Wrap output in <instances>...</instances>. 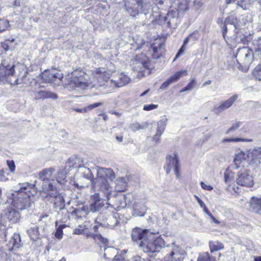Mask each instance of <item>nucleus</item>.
Instances as JSON below:
<instances>
[{
	"label": "nucleus",
	"instance_id": "nucleus-43",
	"mask_svg": "<svg viewBox=\"0 0 261 261\" xmlns=\"http://www.w3.org/2000/svg\"><path fill=\"white\" fill-rule=\"evenodd\" d=\"M115 132L116 140L119 142H122L123 138L124 129L120 127H114Z\"/></svg>",
	"mask_w": 261,
	"mask_h": 261
},
{
	"label": "nucleus",
	"instance_id": "nucleus-14",
	"mask_svg": "<svg viewBox=\"0 0 261 261\" xmlns=\"http://www.w3.org/2000/svg\"><path fill=\"white\" fill-rule=\"evenodd\" d=\"M237 183L239 185L246 187H252L254 185L253 177L247 170L239 172Z\"/></svg>",
	"mask_w": 261,
	"mask_h": 261
},
{
	"label": "nucleus",
	"instance_id": "nucleus-52",
	"mask_svg": "<svg viewBox=\"0 0 261 261\" xmlns=\"http://www.w3.org/2000/svg\"><path fill=\"white\" fill-rule=\"evenodd\" d=\"M110 77V74L105 71L103 72L102 74L98 76V81L100 83H101L102 81H107Z\"/></svg>",
	"mask_w": 261,
	"mask_h": 261
},
{
	"label": "nucleus",
	"instance_id": "nucleus-4",
	"mask_svg": "<svg viewBox=\"0 0 261 261\" xmlns=\"http://www.w3.org/2000/svg\"><path fill=\"white\" fill-rule=\"evenodd\" d=\"M125 7L128 14L133 18H137L141 14L148 13L150 5L143 0H125Z\"/></svg>",
	"mask_w": 261,
	"mask_h": 261
},
{
	"label": "nucleus",
	"instance_id": "nucleus-15",
	"mask_svg": "<svg viewBox=\"0 0 261 261\" xmlns=\"http://www.w3.org/2000/svg\"><path fill=\"white\" fill-rule=\"evenodd\" d=\"M238 98L237 94H234L231 96L228 99L222 101L220 102L219 106H216L213 108V111L216 114H220L223 111L231 107L233 103L237 100Z\"/></svg>",
	"mask_w": 261,
	"mask_h": 261
},
{
	"label": "nucleus",
	"instance_id": "nucleus-55",
	"mask_svg": "<svg viewBox=\"0 0 261 261\" xmlns=\"http://www.w3.org/2000/svg\"><path fill=\"white\" fill-rule=\"evenodd\" d=\"M158 107V105L154 104H149V105H145L143 107V110L144 111H150L152 110H154Z\"/></svg>",
	"mask_w": 261,
	"mask_h": 261
},
{
	"label": "nucleus",
	"instance_id": "nucleus-45",
	"mask_svg": "<svg viewBox=\"0 0 261 261\" xmlns=\"http://www.w3.org/2000/svg\"><path fill=\"white\" fill-rule=\"evenodd\" d=\"M173 13V12H169L166 16L163 17V20L167 23L168 27H170L171 20L174 19Z\"/></svg>",
	"mask_w": 261,
	"mask_h": 261
},
{
	"label": "nucleus",
	"instance_id": "nucleus-51",
	"mask_svg": "<svg viewBox=\"0 0 261 261\" xmlns=\"http://www.w3.org/2000/svg\"><path fill=\"white\" fill-rule=\"evenodd\" d=\"M224 181L228 185H230L233 182V177L230 176L228 173H224Z\"/></svg>",
	"mask_w": 261,
	"mask_h": 261
},
{
	"label": "nucleus",
	"instance_id": "nucleus-28",
	"mask_svg": "<svg viewBox=\"0 0 261 261\" xmlns=\"http://www.w3.org/2000/svg\"><path fill=\"white\" fill-rule=\"evenodd\" d=\"M119 81L111 80V83L113 84L116 87H121L127 84L129 81V77L124 73H121L119 75Z\"/></svg>",
	"mask_w": 261,
	"mask_h": 261
},
{
	"label": "nucleus",
	"instance_id": "nucleus-1",
	"mask_svg": "<svg viewBox=\"0 0 261 261\" xmlns=\"http://www.w3.org/2000/svg\"><path fill=\"white\" fill-rule=\"evenodd\" d=\"M97 176H94L89 169H85L86 178L90 179L93 187L97 189L100 197H103L105 201H109L112 192V187L110 186L107 178L113 180L115 178V174L111 168H106L97 166Z\"/></svg>",
	"mask_w": 261,
	"mask_h": 261
},
{
	"label": "nucleus",
	"instance_id": "nucleus-17",
	"mask_svg": "<svg viewBox=\"0 0 261 261\" xmlns=\"http://www.w3.org/2000/svg\"><path fill=\"white\" fill-rule=\"evenodd\" d=\"M237 22V18L234 16L231 15L227 17H226L224 21H221V23L223 25L222 27V35L224 39L225 40L226 42L228 44L230 45H233V44H230L229 43V38L226 36V33L227 31V25L228 24H231L233 25L234 29H236V24Z\"/></svg>",
	"mask_w": 261,
	"mask_h": 261
},
{
	"label": "nucleus",
	"instance_id": "nucleus-47",
	"mask_svg": "<svg viewBox=\"0 0 261 261\" xmlns=\"http://www.w3.org/2000/svg\"><path fill=\"white\" fill-rule=\"evenodd\" d=\"M92 236V238H93L95 240H99L104 245H106L108 243V240L107 239L103 238L99 234H91Z\"/></svg>",
	"mask_w": 261,
	"mask_h": 261
},
{
	"label": "nucleus",
	"instance_id": "nucleus-59",
	"mask_svg": "<svg viewBox=\"0 0 261 261\" xmlns=\"http://www.w3.org/2000/svg\"><path fill=\"white\" fill-rule=\"evenodd\" d=\"M200 185H201V188L205 190H207V191H212L213 189V187L211 186V185H206L204 182H203V181H201L200 182Z\"/></svg>",
	"mask_w": 261,
	"mask_h": 261
},
{
	"label": "nucleus",
	"instance_id": "nucleus-35",
	"mask_svg": "<svg viewBox=\"0 0 261 261\" xmlns=\"http://www.w3.org/2000/svg\"><path fill=\"white\" fill-rule=\"evenodd\" d=\"M10 242L13 245V248H20L21 246L20 235L18 233H14Z\"/></svg>",
	"mask_w": 261,
	"mask_h": 261
},
{
	"label": "nucleus",
	"instance_id": "nucleus-7",
	"mask_svg": "<svg viewBox=\"0 0 261 261\" xmlns=\"http://www.w3.org/2000/svg\"><path fill=\"white\" fill-rule=\"evenodd\" d=\"M253 57V51L248 47L239 48L236 56L237 63L239 65L238 68L240 69L241 67H248L252 61Z\"/></svg>",
	"mask_w": 261,
	"mask_h": 261
},
{
	"label": "nucleus",
	"instance_id": "nucleus-6",
	"mask_svg": "<svg viewBox=\"0 0 261 261\" xmlns=\"http://www.w3.org/2000/svg\"><path fill=\"white\" fill-rule=\"evenodd\" d=\"M15 66L14 65H5L2 63L0 65V85L6 83H10L12 85H17L21 84L19 80L17 78L13 82L12 77H16L15 75V70L14 69Z\"/></svg>",
	"mask_w": 261,
	"mask_h": 261
},
{
	"label": "nucleus",
	"instance_id": "nucleus-41",
	"mask_svg": "<svg viewBox=\"0 0 261 261\" xmlns=\"http://www.w3.org/2000/svg\"><path fill=\"white\" fill-rule=\"evenodd\" d=\"M66 177V173L63 170H60L58 172L55 181L60 184H63Z\"/></svg>",
	"mask_w": 261,
	"mask_h": 261
},
{
	"label": "nucleus",
	"instance_id": "nucleus-46",
	"mask_svg": "<svg viewBox=\"0 0 261 261\" xmlns=\"http://www.w3.org/2000/svg\"><path fill=\"white\" fill-rule=\"evenodd\" d=\"M9 27V21L5 19H0V32L6 30Z\"/></svg>",
	"mask_w": 261,
	"mask_h": 261
},
{
	"label": "nucleus",
	"instance_id": "nucleus-40",
	"mask_svg": "<svg viewBox=\"0 0 261 261\" xmlns=\"http://www.w3.org/2000/svg\"><path fill=\"white\" fill-rule=\"evenodd\" d=\"M42 78L45 83H53L55 82L53 71H45L42 74Z\"/></svg>",
	"mask_w": 261,
	"mask_h": 261
},
{
	"label": "nucleus",
	"instance_id": "nucleus-8",
	"mask_svg": "<svg viewBox=\"0 0 261 261\" xmlns=\"http://www.w3.org/2000/svg\"><path fill=\"white\" fill-rule=\"evenodd\" d=\"M88 75L82 71H74L69 81V85L72 88H79L81 89L86 88L89 85Z\"/></svg>",
	"mask_w": 261,
	"mask_h": 261
},
{
	"label": "nucleus",
	"instance_id": "nucleus-53",
	"mask_svg": "<svg viewBox=\"0 0 261 261\" xmlns=\"http://www.w3.org/2000/svg\"><path fill=\"white\" fill-rule=\"evenodd\" d=\"M241 123L240 122L233 123L232 126L227 130L226 134H228L231 132L237 130L241 126Z\"/></svg>",
	"mask_w": 261,
	"mask_h": 261
},
{
	"label": "nucleus",
	"instance_id": "nucleus-57",
	"mask_svg": "<svg viewBox=\"0 0 261 261\" xmlns=\"http://www.w3.org/2000/svg\"><path fill=\"white\" fill-rule=\"evenodd\" d=\"M55 237L56 238L58 239H61L63 237V231L62 228H61V226L59 227L55 232Z\"/></svg>",
	"mask_w": 261,
	"mask_h": 261
},
{
	"label": "nucleus",
	"instance_id": "nucleus-32",
	"mask_svg": "<svg viewBox=\"0 0 261 261\" xmlns=\"http://www.w3.org/2000/svg\"><path fill=\"white\" fill-rule=\"evenodd\" d=\"M148 127V123L147 122H143L142 124H140L138 122H135L132 123L129 125V128L133 132H135L140 129H144Z\"/></svg>",
	"mask_w": 261,
	"mask_h": 261
},
{
	"label": "nucleus",
	"instance_id": "nucleus-44",
	"mask_svg": "<svg viewBox=\"0 0 261 261\" xmlns=\"http://www.w3.org/2000/svg\"><path fill=\"white\" fill-rule=\"evenodd\" d=\"M253 141V140L251 139H244L241 138H226L222 140V142L223 143L225 142H251Z\"/></svg>",
	"mask_w": 261,
	"mask_h": 261
},
{
	"label": "nucleus",
	"instance_id": "nucleus-39",
	"mask_svg": "<svg viewBox=\"0 0 261 261\" xmlns=\"http://www.w3.org/2000/svg\"><path fill=\"white\" fill-rule=\"evenodd\" d=\"M167 121V119L166 118H164L162 119L158 122L156 132H158L159 134H163L166 126Z\"/></svg>",
	"mask_w": 261,
	"mask_h": 261
},
{
	"label": "nucleus",
	"instance_id": "nucleus-50",
	"mask_svg": "<svg viewBox=\"0 0 261 261\" xmlns=\"http://www.w3.org/2000/svg\"><path fill=\"white\" fill-rule=\"evenodd\" d=\"M253 74L256 78H259V80L260 81L259 77L261 76V64L255 67L253 71Z\"/></svg>",
	"mask_w": 261,
	"mask_h": 261
},
{
	"label": "nucleus",
	"instance_id": "nucleus-38",
	"mask_svg": "<svg viewBox=\"0 0 261 261\" xmlns=\"http://www.w3.org/2000/svg\"><path fill=\"white\" fill-rule=\"evenodd\" d=\"M197 261H216V259L207 252H203L199 254Z\"/></svg>",
	"mask_w": 261,
	"mask_h": 261
},
{
	"label": "nucleus",
	"instance_id": "nucleus-5",
	"mask_svg": "<svg viewBox=\"0 0 261 261\" xmlns=\"http://www.w3.org/2000/svg\"><path fill=\"white\" fill-rule=\"evenodd\" d=\"M165 241L160 236H156L151 233L145 241L140 243V248L146 253H154L159 251L165 247Z\"/></svg>",
	"mask_w": 261,
	"mask_h": 261
},
{
	"label": "nucleus",
	"instance_id": "nucleus-26",
	"mask_svg": "<svg viewBox=\"0 0 261 261\" xmlns=\"http://www.w3.org/2000/svg\"><path fill=\"white\" fill-rule=\"evenodd\" d=\"M88 211L89 207L84 205L81 207L74 209L71 214L72 216H74L76 219H80L86 217L88 214Z\"/></svg>",
	"mask_w": 261,
	"mask_h": 261
},
{
	"label": "nucleus",
	"instance_id": "nucleus-20",
	"mask_svg": "<svg viewBox=\"0 0 261 261\" xmlns=\"http://www.w3.org/2000/svg\"><path fill=\"white\" fill-rule=\"evenodd\" d=\"M47 98L56 99L58 98V96L54 93L45 90H39L35 93L34 99L35 100L44 99Z\"/></svg>",
	"mask_w": 261,
	"mask_h": 261
},
{
	"label": "nucleus",
	"instance_id": "nucleus-29",
	"mask_svg": "<svg viewBox=\"0 0 261 261\" xmlns=\"http://www.w3.org/2000/svg\"><path fill=\"white\" fill-rule=\"evenodd\" d=\"M250 205L254 212L261 214V198L252 197L250 201Z\"/></svg>",
	"mask_w": 261,
	"mask_h": 261
},
{
	"label": "nucleus",
	"instance_id": "nucleus-49",
	"mask_svg": "<svg viewBox=\"0 0 261 261\" xmlns=\"http://www.w3.org/2000/svg\"><path fill=\"white\" fill-rule=\"evenodd\" d=\"M86 229H87V228L85 225H80L77 228L74 229L73 233L75 234H81L83 233Z\"/></svg>",
	"mask_w": 261,
	"mask_h": 261
},
{
	"label": "nucleus",
	"instance_id": "nucleus-37",
	"mask_svg": "<svg viewBox=\"0 0 261 261\" xmlns=\"http://www.w3.org/2000/svg\"><path fill=\"white\" fill-rule=\"evenodd\" d=\"M102 103L101 102H96L92 105H90L88 106H87L86 108L84 109H79V108H76L74 109V111H75L79 113H86L87 110H91L92 109H93L95 108L98 107L99 106H102Z\"/></svg>",
	"mask_w": 261,
	"mask_h": 261
},
{
	"label": "nucleus",
	"instance_id": "nucleus-10",
	"mask_svg": "<svg viewBox=\"0 0 261 261\" xmlns=\"http://www.w3.org/2000/svg\"><path fill=\"white\" fill-rule=\"evenodd\" d=\"M186 256V252L181 246L173 244L171 252L164 257V261H183Z\"/></svg>",
	"mask_w": 261,
	"mask_h": 261
},
{
	"label": "nucleus",
	"instance_id": "nucleus-27",
	"mask_svg": "<svg viewBox=\"0 0 261 261\" xmlns=\"http://www.w3.org/2000/svg\"><path fill=\"white\" fill-rule=\"evenodd\" d=\"M165 44L164 42H160L159 43H154L152 45V49L153 52V58H158L164 51Z\"/></svg>",
	"mask_w": 261,
	"mask_h": 261
},
{
	"label": "nucleus",
	"instance_id": "nucleus-21",
	"mask_svg": "<svg viewBox=\"0 0 261 261\" xmlns=\"http://www.w3.org/2000/svg\"><path fill=\"white\" fill-rule=\"evenodd\" d=\"M146 210V206L140 201H135L133 204V214L134 216H143Z\"/></svg>",
	"mask_w": 261,
	"mask_h": 261
},
{
	"label": "nucleus",
	"instance_id": "nucleus-34",
	"mask_svg": "<svg viewBox=\"0 0 261 261\" xmlns=\"http://www.w3.org/2000/svg\"><path fill=\"white\" fill-rule=\"evenodd\" d=\"M108 215V214L105 213L99 214V215L95 219V223L98 224L99 225L102 227L106 226Z\"/></svg>",
	"mask_w": 261,
	"mask_h": 261
},
{
	"label": "nucleus",
	"instance_id": "nucleus-58",
	"mask_svg": "<svg viewBox=\"0 0 261 261\" xmlns=\"http://www.w3.org/2000/svg\"><path fill=\"white\" fill-rule=\"evenodd\" d=\"M145 41L143 40L141 38H139L136 42V45H137L136 49H140L142 47V45L145 44Z\"/></svg>",
	"mask_w": 261,
	"mask_h": 261
},
{
	"label": "nucleus",
	"instance_id": "nucleus-18",
	"mask_svg": "<svg viewBox=\"0 0 261 261\" xmlns=\"http://www.w3.org/2000/svg\"><path fill=\"white\" fill-rule=\"evenodd\" d=\"M93 198L95 201L89 205V209L90 212L95 213L99 211L105 205V199L100 197L99 193H95L93 195Z\"/></svg>",
	"mask_w": 261,
	"mask_h": 261
},
{
	"label": "nucleus",
	"instance_id": "nucleus-56",
	"mask_svg": "<svg viewBox=\"0 0 261 261\" xmlns=\"http://www.w3.org/2000/svg\"><path fill=\"white\" fill-rule=\"evenodd\" d=\"M7 165L11 172H14L15 169V165L13 160H8L7 161Z\"/></svg>",
	"mask_w": 261,
	"mask_h": 261
},
{
	"label": "nucleus",
	"instance_id": "nucleus-62",
	"mask_svg": "<svg viewBox=\"0 0 261 261\" xmlns=\"http://www.w3.org/2000/svg\"><path fill=\"white\" fill-rule=\"evenodd\" d=\"M255 53H258V54H261V38H259L257 41V46L255 48Z\"/></svg>",
	"mask_w": 261,
	"mask_h": 261
},
{
	"label": "nucleus",
	"instance_id": "nucleus-61",
	"mask_svg": "<svg viewBox=\"0 0 261 261\" xmlns=\"http://www.w3.org/2000/svg\"><path fill=\"white\" fill-rule=\"evenodd\" d=\"M8 177L6 175L5 171L4 169L0 170V180L5 181L7 180Z\"/></svg>",
	"mask_w": 261,
	"mask_h": 261
},
{
	"label": "nucleus",
	"instance_id": "nucleus-11",
	"mask_svg": "<svg viewBox=\"0 0 261 261\" xmlns=\"http://www.w3.org/2000/svg\"><path fill=\"white\" fill-rule=\"evenodd\" d=\"M125 250L120 252L114 247H108L105 248L104 256L106 259H111V261H122L124 259Z\"/></svg>",
	"mask_w": 261,
	"mask_h": 261
},
{
	"label": "nucleus",
	"instance_id": "nucleus-2",
	"mask_svg": "<svg viewBox=\"0 0 261 261\" xmlns=\"http://www.w3.org/2000/svg\"><path fill=\"white\" fill-rule=\"evenodd\" d=\"M19 189L14 193L7 194V197L11 202L17 210L22 211L30 207L34 196L36 193V189L34 185L29 182L19 184Z\"/></svg>",
	"mask_w": 261,
	"mask_h": 261
},
{
	"label": "nucleus",
	"instance_id": "nucleus-16",
	"mask_svg": "<svg viewBox=\"0 0 261 261\" xmlns=\"http://www.w3.org/2000/svg\"><path fill=\"white\" fill-rule=\"evenodd\" d=\"M55 172V169L52 168H46L42 170L38 173L39 178L43 181L42 187L45 184L54 182V185L56 186V182L52 179V175Z\"/></svg>",
	"mask_w": 261,
	"mask_h": 261
},
{
	"label": "nucleus",
	"instance_id": "nucleus-12",
	"mask_svg": "<svg viewBox=\"0 0 261 261\" xmlns=\"http://www.w3.org/2000/svg\"><path fill=\"white\" fill-rule=\"evenodd\" d=\"M150 233L148 229L137 227L133 229L131 236L133 242L140 248V243L145 241Z\"/></svg>",
	"mask_w": 261,
	"mask_h": 261
},
{
	"label": "nucleus",
	"instance_id": "nucleus-64",
	"mask_svg": "<svg viewBox=\"0 0 261 261\" xmlns=\"http://www.w3.org/2000/svg\"><path fill=\"white\" fill-rule=\"evenodd\" d=\"M168 0H154V3L158 6H161L167 4Z\"/></svg>",
	"mask_w": 261,
	"mask_h": 261
},
{
	"label": "nucleus",
	"instance_id": "nucleus-54",
	"mask_svg": "<svg viewBox=\"0 0 261 261\" xmlns=\"http://www.w3.org/2000/svg\"><path fill=\"white\" fill-rule=\"evenodd\" d=\"M173 83L172 81V80L170 79V77L165 82H164L161 86H160V89L165 90L167 89L169 86Z\"/></svg>",
	"mask_w": 261,
	"mask_h": 261
},
{
	"label": "nucleus",
	"instance_id": "nucleus-36",
	"mask_svg": "<svg viewBox=\"0 0 261 261\" xmlns=\"http://www.w3.org/2000/svg\"><path fill=\"white\" fill-rule=\"evenodd\" d=\"M209 246L211 252L218 251L223 248V245L218 241H210Z\"/></svg>",
	"mask_w": 261,
	"mask_h": 261
},
{
	"label": "nucleus",
	"instance_id": "nucleus-33",
	"mask_svg": "<svg viewBox=\"0 0 261 261\" xmlns=\"http://www.w3.org/2000/svg\"><path fill=\"white\" fill-rule=\"evenodd\" d=\"M27 232L31 240L34 241H36L39 238V232L38 228L37 226H34L28 230Z\"/></svg>",
	"mask_w": 261,
	"mask_h": 261
},
{
	"label": "nucleus",
	"instance_id": "nucleus-24",
	"mask_svg": "<svg viewBox=\"0 0 261 261\" xmlns=\"http://www.w3.org/2000/svg\"><path fill=\"white\" fill-rule=\"evenodd\" d=\"M130 194L127 195H118L116 197H114L116 199V205L117 208L120 210L121 208H124L127 205V199L129 198Z\"/></svg>",
	"mask_w": 261,
	"mask_h": 261
},
{
	"label": "nucleus",
	"instance_id": "nucleus-30",
	"mask_svg": "<svg viewBox=\"0 0 261 261\" xmlns=\"http://www.w3.org/2000/svg\"><path fill=\"white\" fill-rule=\"evenodd\" d=\"M251 161L255 163L261 159V147L253 149L248 154Z\"/></svg>",
	"mask_w": 261,
	"mask_h": 261
},
{
	"label": "nucleus",
	"instance_id": "nucleus-48",
	"mask_svg": "<svg viewBox=\"0 0 261 261\" xmlns=\"http://www.w3.org/2000/svg\"><path fill=\"white\" fill-rule=\"evenodd\" d=\"M195 80L194 79H192L191 81L189 83L186 87L180 90V92H184L187 91H191L192 90L193 87L195 86Z\"/></svg>",
	"mask_w": 261,
	"mask_h": 261
},
{
	"label": "nucleus",
	"instance_id": "nucleus-9",
	"mask_svg": "<svg viewBox=\"0 0 261 261\" xmlns=\"http://www.w3.org/2000/svg\"><path fill=\"white\" fill-rule=\"evenodd\" d=\"M147 60L146 56L143 54L137 56L133 63L134 69L142 73L144 75L150 74L151 69L148 66Z\"/></svg>",
	"mask_w": 261,
	"mask_h": 261
},
{
	"label": "nucleus",
	"instance_id": "nucleus-3",
	"mask_svg": "<svg viewBox=\"0 0 261 261\" xmlns=\"http://www.w3.org/2000/svg\"><path fill=\"white\" fill-rule=\"evenodd\" d=\"M43 191L46 193L45 200L53 203L54 209L61 211L65 208V201L63 196L59 193L54 182L44 184L43 186Z\"/></svg>",
	"mask_w": 261,
	"mask_h": 261
},
{
	"label": "nucleus",
	"instance_id": "nucleus-63",
	"mask_svg": "<svg viewBox=\"0 0 261 261\" xmlns=\"http://www.w3.org/2000/svg\"><path fill=\"white\" fill-rule=\"evenodd\" d=\"M185 46L182 45L181 47L179 49L178 53H177L175 59H174V61H175L177 58H178L179 57H180L184 52L185 50Z\"/></svg>",
	"mask_w": 261,
	"mask_h": 261
},
{
	"label": "nucleus",
	"instance_id": "nucleus-19",
	"mask_svg": "<svg viewBox=\"0 0 261 261\" xmlns=\"http://www.w3.org/2000/svg\"><path fill=\"white\" fill-rule=\"evenodd\" d=\"M66 166H68L70 168L84 169L83 176L86 178V174L84 172L86 171L85 169L87 168L85 167V164H83V160L82 159L77 158H70L66 163Z\"/></svg>",
	"mask_w": 261,
	"mask_h": 261
},
{
	"label": "nucleus",
	"instance_id": "nucleus-23",
	"mask_svg": "<svg viewBox=\"0 0 261 261\" xmlns=\"http://www.w3.org/2000/svg\"><path fill=\"white\" fill-rule=\"evenodd\" d=\"M5 217L10 222L15 223L18 221L20 218V214L15 209L9 208L6 210Z\"/></svg>",
	"mask_w": 261,
	"mask_h": 261
},
{
	"label": "nucleus",
	"instance_id": "nucleus-25",
	"mask_svg": "<svg viewBox=\"0 0 261 261\" xmlns=\"http://www.w3.org/2000/svg\"><path fill=\"white\" fill-rule=\"evenodd\" d=\"M128 181L127 177L117 178L115 181L116 190L119 192H122L126 190Z\"/></svg>",
	"mask_w": 261,
	"mask_h": 261
},
{
	"label": "nucleus",
	"instance_id": "nucleus-31",
	"mask_svg": "<svg viewBox=\"0 0 261 261\" xmlns=\"http://www.w3.org/2000/svg\"><path fill=\"white\" fill-rule=\"evenodd\" d=\"M234 44L242 43L246 44L248 42L246 36L242 32H238L236 33V35L234 38Z\"/></svg>",
	"mask_w": 261,
	"mask_h": 261
},
{
	"label": "nucleus",
	"instance_id": "nucleus-42",
	"mask_svg": "<svg viewBox=\"0 0 261 261\" xmlns=\"http://www.w3.org/2000/svg\"><path fill=\"white\" fill-rule=\"evenodd\" d=\"M187 74V72L186 70H182L175 73L173 76H170V79L172 80L173 83L177 82L179 79L185 75Z\"/></svg>",
	"mask_w": 261,
	"mask_h": 261
},
{
	"label": "nucleus",
	"instance_id": "nucleus-13",
	"mask_svg": "<svg viewBox=\"0 0 261 261\" xmlns=\"http://www.w3.org/2000/svg\"><path fill=\"white\" fill-rule=\"evenodd\" d=\"M166 166L165 167L167 174H169L172 169L175 172V174L178 178L179 176V170L180 165L177 159V154L174 153L173 155H169L166 158Z\"/></svg>",
	"mask_w": 261,
	"mask_h": 261
},
{
	"label": "nucleus",
	"instance_id": "nucleus-60",
	"mask_svg": "<svg viewBox=\"0 0 261 261\" xmlns=\"http://www.w3.org/2000/svg\"><path fill=\"white\" fill-rule=\"evenodd\" d=\"M194 7L196 10H198L202 6V3L201 0H194L193 1Z\"/></svg>",
	"mask_w": 261,
	"mask_h": 261
},
{
	"label": "nucleus",
	"instance_id": "nucleus-22",
	"mask_svg": "<svg viewBox=\"0 0 261 261\" xmlns=\"http://www.w3.org/2000/svg\"><path fill=\"white\" fill-rule=\"evenodd\" d=\"M119 223V215L116 212L110 213L108 215L106 226H108L111 228H113Z\"/></svg>",
	"mask_w": 261,
	"mask_h": 261
}]
</instances>
